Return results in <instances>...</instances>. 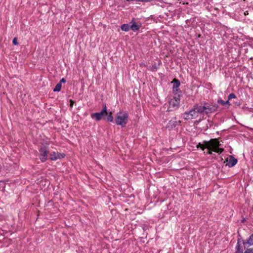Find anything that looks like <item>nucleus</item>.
Segmentation results:
<instances>
[{
	"label": "nucleus",
	"instance_id": "f257e3e1",
	"mask_svg": "<svg viewBox=\"0 0 253 253\" xmlns=\"http://www.w3.org/2000/svg\"><path fill=\"white\" fill-rule=\"evenodd\" d=\"M194 105L195 109H197L198 114L202 115H208L213 113L217 110L218 107V105L216 104H211L206 101H203Z\"/></svg>",
	"mask_w": 253,
	"mask_h": 253
},
{
	"label": "nucleus",
	"instance_id": "f03ea898",
	"mask_svg": "<svg viewBox=\"0 0 253 253\" xmlns=\"http://www.w3.org/2000/svg\"><path fill=\"white\" fill-rule=\"evenodd\" d=\"M128 114L123 110H120L118 112L115 118V123L122 127H124L128 122Z\"/></svg>",
	"mask_w": 253,
	"mask_h": 253
},
{
	"label": "nucleus",
	"instance_id": "7ed1b4c3",
	"mask_svg": "<svg viewBox=\"0 0 253 253\" xmlns=\"http://www.w3.org/2000/svg\"><path fill=\"white\" fill-rule=\"evenodd\" d=\"M204 143L208 149L211 150L212 151L219 154L223 151V149L220 148L221 144L216 139H211L209 141H204Z\"/></svg>",
	"mask_w": 253,
	"mask_h": 253
},
{
	"label": "nucleus",
	"instance_id": "20e7f679",
	"mask_svg": "<svg viewBox=\"0 0 253 253\" xmlns=\"http://www.w3.org/2000/svg\"><path fill=\"white\" fill-rule=\"evenodd\" d=\"M180 103V96H174L169 101V106L168 109L170 111H172L177 109L179 108Z\"/></svg>",
	"mask_w": 253,
	"mask_h": 253
},
{
	"label": "nucleus",
	"instance_id": "39448f33",
	"mask_svg": "<svg viewBox=\"0 0 253 253\" xmlns=\"http://www.w3.org/2000/svg\"><path fill=\"white\" fill-rule=\"evenodd\" d=\"M198 116L197 109H195V105L189 111L185 112L182 114V117L185 120H189L196 118Z\"/></svg>",
	"mask_w": 253,
	"mask_h": 253
},
{
	"label": "nucleus",
	"instance_id": "423d86ee",
	"mask_svg": "<svg viewBox=\"0 0 253 253\" xmlns=\"http://www.w3.org/2000/svg\"><path fill=\"white\" fill-rule=\"evenodd\" d=\"M108 114L106 105L104 104L102 110L100 112L91 114V117L92 119L94 118L96 121H99L103 118L105 115H107Z\"/></svg>",
	"mask_w": 253,
	"mask_h": 253
},
{
	"label": "nucleus",
	"instance_id": "0eeeda50",
	"mask_svg": "<svg viewBox=\"0 0 253 253\" xmlns=\"http://www.w3.org/2000/svg\"><path fill=\"white\" fill-rule=\"evenodd\" d=\"M48 153L47 147L43 146L40 148L39 157L42 162L44 163L46 161Z\"/></svg>",
	"mask_w": 253,
	"mask_h": 253
},
{
	"label": "nucleus",
	"instance_id": "6e6552de",
	"mask_svg": "<svg viewBox=\"0 0 253 253\" xmlns=\"http://www.w3.org/2000/svg\"><path fill=\"white\" fill-rule=\"evenodd\" d=\"M235 253H243V249L242 247V243L241 241V238L238 239L237 245L236 247ZM244 253H253V248L247 249L245 250Z\"/></svg>",
	"mask_w": 253,
	"mask_h": 253
},
{
	"label": "nucleus",
	"instance_id": "1a4fd4ad",
	"mask_svg": "<svg viewBox=\"0 0 253 253\" xmlns=\"http://www.w3.org/2000/svg\"><path fill=\"white\" fill-rule=\"evenodd\" d=\"M65 157V155L64 153H61L59 152H52L50 153V159L51 161H56L58 159H61Z\"/></svg>",
	"mask_w": 253,
	"mask_h": 253
},
{
	"label": "nucleus",
	"instance_id": "9d476101",
	"mask_svg": "<svg viewBox=\"0 0 253 253\" xmlns=\"http://www.w3.org/2000/svg\"><path fill=\"white\" fill-rule=\"evenodd\" d=\"M237 159H235L233 156L230 155L226 160V166L231 168L234 166L237 163Z\"/></svg>",
	"mask_w": 253,
	"mask_h": 253
},
{
	"label": "nucleus",
	"instance_id": "9b49d317",
	"mask_svg": "<svg viewBox=\"0 0 253 253\" xmlns=\"http://www.w3.org/2000/svg\"><path fill=\"white\" fill-rule=\"evenodd\" d=\"M242 244L245 248L253 246V234L250 236L248 239L246 241H243Z\"/></svg>",
	"mask_w": 253,
	"mask_h": 253
},
{
	"label": "nucleus",
	"instance_id": "f8f14e48",
	"mask_svg": "<svg viewBox=\"0 0 253 253\" xmlns=\"http://www.w3.org/2000/svg\"><path fill=\"white\" fill-rule=\"evenodd\" d=\"M129 24L130 30L134 32L138 31L141 27V24L138 25L136 23L134 18H133L131 20V22L129 23Z\"/></svg>",
	"mask_w": 253,
	"mask_h": 253
},
{
	"label": "nucleus",
	"instance_id": "ddd939ff",
	"mask_svg": "<svg viewBox=\"0 0 253 253\" xmlns=\"http://www.w3.org/2000/svg\"><path fill=\"white\" fill-rule=\"evenodd\" d=\"M181 122L180 121H177L176 118L172 119L169 123V126L171 128L179 126Z\"/></svg>",
	"mask_w": 253,
	"mask_h": 253
},
{
	"label": "nucleus",
	"instance_id": "4468645a",
	"mask_svg": "<svg viewBox=\"0 0 253 253\" xmlns=\"http://www.w3.org/2000/svg\"><path fill=\"white\" fill-rule=\"evenodd\" d=\"M172 83H173V91L177 92L178 91L180 90L179 88L180 84L179 81L177 79H175L173 80Z\"/></svg>",
	"mask_w": 253,
	"mask_h": 253
},
{
	"label": "nucleus",
	"instance_id": "2eb2a0df",
	"mask_svg": "<svg viewBox=\"0 0 253 253\" xmlns=\"http://www.w3.org/2000/svg\"><path fill=\"white\" fill-rule=\"evenodd\" d=\"M121 29L123 31H128L130 29L129 23L123 24L121 27Z\"/></svg>",
	"mask_w": 253,
	"mask_h": 253
},
{
	"label": "nucleus",
	"instance_id": "dca6fc26",
	"mask_svg": "<svg viewBox=\"0 0 253 253\" xmlns=\"http://www.w3.org/2000/svg\"><path fill=\"white\" fill-rule=\"evenodd\" d=\"M106 120L109 122H113L114 121L113 116L112 115V113L110 112L108 114L106 115Z\"/></svg>",
	"mask_w": 253,
	"mask_h": 253
},
{
	"label": "nucleus",
	"instance_id": "f3484780",
	"mask_svg": "<svg viewBox=\"0 0 253 253\" xmlns=\"http://www.w3.org/2000/svg\"><path fill=\"white\" fill-rule=\"evenodd\" d=\"M61 85H62L60 84V83H58L56 85V86H55V87L54 88V89H53V91H54V92H56V91L58 92V91H60L61 88Z\"/></svg>",
	"mask_w": 253,
	"mask_h": 253
},
{
	"label": "nucleus",
	"instance_id": "a211bd4d",
	"mask_svg": "<svg viewBox=\"0 0 253 253\" xmlns=\"http://www.w3.org/2000/svg\"><path fill=\"white\" fill-rule=\"evenodd\" d=\"M150 68L152 71L155 72L158 70V66L156 63H154L150 67Z\"/></svg>",
	"mask_w": 253,
	"mask_h": 253
},
{
	"label": "nucleus",
	"instance_id": "6ab92c4d",
	"mask_svg": "<svg viewBox=\"0 0 253 253\" xmlns=\"http://www.w3.org/2000/svg\"><path fill=\"white\" fill-rule=\"evenodd\" d=\"M197 147L200 148L202 150H204V149L206 148V144L204 143V142L203 144L199 143L197 145Z\"/></svg>",
	"mask_w": 253,
	"mask_h": 253
},
{
	"label": "nucleus",
	"instance_id": "aec40b11",
	"mask_svg": "<svg viewBox=\"0 0 253 253\" xmlns=\"http://www.w3.org/2000/svg\"><path fill=\"white\" fill-rule=\"evenodd\" d=\"M236 98V96L235 95V94L234 93H230L228 96V100H231V99H233V98Z\"/></svg>",
	"mask_w": 253,
	"mask_h": 253
},
{
	"label": "nucleus",
	"instance_id": "412c9836",
	"mask_svg": "<svg viewBox=\"0 0 253 253\" xmlns=\"http://www.w3.org/2000/svg\"><path fill=\"white\" fill-rule=\"evenodd\" d=\"M217 103L223 106H225V101H223L221 99L217 100Z\"/></svg>",
	"mask_w": 253,
	"mask_h": 253
},
{
	"label": "nucleus",
	"instance_id": "4be33fe9",
	"mask_svg": "<svg viewBox=\"0 0 253 253\" xmlns=\"http://www.w3.org/2000/svg\"><path fill=\"white\" fill-rule=\"evenodd\" d=\"M229 100H230L228 99L227 101H225V106H226L227 109H228L229 108V106L231 105Z\"/></svg>",
	"mask_w": 253,
	"mask_h": 253
},
{
	"label": "nucleus",
	"instance_id": "5701e85b",
	"mask_svg": "<svg viewBox=\"0 0 253 253\" xmlns=\"http://www.w3.org/2000/svg\"><path fill=\"white\" fill-rule=\"evenodd\" d=\"M12 43L14 45H18V43L17 42V40L16 38H14L13 40Z\"/></svg>",
	"mask_w": 253,
	"mask_h": 253
},
{
	"label": "nucleus",
	"instance_id": "b1692460",
	"mask_svg": "<svg viewBox=\"0 0 253 253\" xmlns=\"http://www.w3.org/2000/svg\"><path fill=\"white\" fill-rule=\"evenodd\" d=\"M66 82V80L64 78H62L59 83H60L61 84H62V83H65Z\"/></svg>",
	"mask_w": 253,
	"mask_h": 253
},
{
	"label": "nucleus",
	"instance_id": "393cba45",
	"mask_svg": "<svg viewBox=\"0 0 253 253\" xmlns=\"http://www.w3.org/2000/svg\"><path fill=\"white\" fill-rule=\"evenodd\" d=\"M211 151H212L211 150L208 149L207 153L211 155L212 154Z\"/></svg>",
	"mask_w": 253,
	"mask_h": 253
},
{
	"label": "nucleus",
	"instance_id": "a878e982",
	"mask_svg": "<svg viewBox=\"0 0 253 253\" xmlns=\"http://www.w3.org/2000/svg\"><path fill=\"white\" fill-rule=\"evenodd\" d=\"M73 103H74V101H73V100H70V106H71V107H72V106H73Z\"/></svg>",
	"mask_w": 253,
	"mask_h": 253
},
{
	"label": "nucleus",
	"instance_id": "bb28decb",
	"mask_svg": "<svg viewBox=\"0 0 253 253\" xmlns=\"http://www.w3.org/2000/svg\"><path fill=\"white\" fill-rule=\"evenodd\" d=\"M140 66L141 67V66H145V64L142 63H141V64H140Z\"/></svg>",
	"mask_w": 253,
	"mask_h": 253
},
{
	"label": "nucleus",
	"instance_id": "cd10ccee",
	"mask_svg": "<svg viewBox=\"0 0 253 253\" xmlns=\"http://www.w3.org/2000/svg\"><path fill=\"white\" fill-rule=\"evenodd\" d=\"M246 12H247V11H246V12H245V13H244V14H245V15H246V14H248V13H246Z\"/></svg>",
	"mask_w": 253,
	"mask_h": 253
},
{
	"label": "nucleus",
	"instance_id": "c85d7f7f",
	"mask_svg": "<svg viewBox=\"0 0 253 253\" xmlns=\"http://www.w3.org/2000/svg\"><path fill=\"white\" fill-rule=\"evenodd\" d=\"M246 12H247V11H246V12H245V13H244V14H245V15H246V14H248V13H246Z\"/></svg>",
	"mask_w": 253,
	"mask_h": 253
},
{
	"label": "nucleus",
	"instance_id": "c756f323",
	"mask_svg": "<svg viewBox=\"0 0 253 253\" xmlns=\"http://www.w3.org/2000/svg\"><path fill=\"white\" fill-rule=\"evenodd\" d=\"M246 12H247V11H246V12H245V13H244V14H245V15H246V14H248V13H246Z\"/></svg>",
	"mask_w": 253,
	"mask_h": 253
}]
</instances>
